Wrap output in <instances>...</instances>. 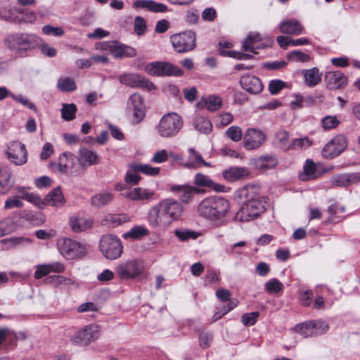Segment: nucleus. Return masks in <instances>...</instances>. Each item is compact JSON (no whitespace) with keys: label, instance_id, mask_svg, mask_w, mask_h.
Wrapping results in <instances>:
<instances>
[{"label":"nucleus","instance_id":"obj_58","mask_svg":"<svg viewBox=\"0 0 360 360\" xmlns=\"http://www.w3.org/2000/svg\"><path fill=\"white\" fill-rule=\"evenodd\" d=\"M55 283L57 286L64 285L70 286L73 285L76 288L79 287V283L71 278L65 277L63 276H55Z\"/></svg>","mask_w":360,"mask_h":360},{"label":"nucleus","instance_id":"obj_28","mask_svg":"<svg viewBox=\"0 0 360 360\" xmlns=\"http://www.w3.org/2000/svg\"><path fill=\"white\" fill-rule=\"evenodd\" d=\"M250 174L245 167H233L223 172L224 178L229 181H236Z\"/></svg>","mask_w":360,"mask_h":360},{"label":"nucleus","instance_id":"obj_60","mask_svg":"<svg viewBox=\"0 0 360 360\" xmlns=\"http://www.w3.org/2000/svg\"><path fill=\"white\" fill-rule=\"evenodd\" d=\"M259 316V313L258 311L247 313L242 316L241 321L246 326H253L257 322Z\"/></svg>","mask_w":360,"mask_h":360},{"label":"nucleus","instance_id":"obj_12","mask_svg":"<svg viewBox=\"0 0 360 360\" xmlns=\"http://www.w3.org/2000/svg\"><path fill=\"white\" fill-rule=\"evenodd\" d=\"M120 83L133 88H141L148 91L156 89L155 85L148 79L135 73H124L119 77Z\"/></svg>","mask_w":360,"mask_h":360},{"label":"nucleus","instance_id":"obj_43","mask_svg":"<svg viewBox=\"0 0 360 360\" xmlns=\"http://www.w3.org/2000/svg\"><path fill=\"white\" fill-rule=\"evenodd\" d=\"M294 330L304 338L315 336L314 329L312 328L311 321H307L297 324Z\"/></svg>","mask_w":360,"mask_h":360},{"label":"nucleus","instance_id":"obj_16","mask_svg":"<svg viewBox=\"0 0 360 360\" xmlns=\"http://www.w3.org/2000/svg\"><path fill=\"white\" fill-rule=\"evenodd\" d=\"M77 162L82 168L86 169L98 165L101 162V158L96 152L88 148L82 147L78 151Z\"/></svg>","mask_w":360,"mask_h":360},{"label":"nucleus","instance_id":"obj_61","mask_svg":"<svg viewBox=\"0 0 360 360\" xmlns=\"http://www.w3.org/2000/svg\"><path fill=\"white\" fill-rule=\"evenodd\" d=\"M169 158V152L165 149H162L160 150L156 151L151 161L154 163H162L166 162Z\"/></svg>","mask_w":360,"mask_h":360},{"label":"nucleus","instance_id":"obj_51","mask_svg":"<svg viewBox=\"0 0 360 360\" xmlns=\"http://www.w3.org/2000/svg\"><path fill=\"white\" fill-rule=\"evenodd\" d=\"M134 168L136 170H139L141 173L150 176L158 175L160 170L159 167H154L144 164H134Z\"/></svg>","mask_w":360,"mask_h":360},{"label":"nucleus","instance_id":"obj_30","mask_svg":"<svg viewBox=\"0 0 360 360\" xmlns=\"http://www.w3.org/2000/svg\"><path fill=\"white\" fill-rule=\"evenodd\" d=\"M302 74L305 84L309 87H314L321 81L322 73L316 68L303 70Z\"/></svg>","mask_w":360,"mask_h":360},{"label":"nucleus","instance_id":"obj_63","mask_svg":"<svg viewBox=\"0 0 360 360\" xmlns=\"http://www.w3.org/2000/svg\"><path fill=\"white\" fill-rule=\"evenodd\" d=\"M21 11L23 12V14H22V15H20L19 17V20H20V23H32L35 21L37 16L34 11L29 10H21Z\"/></svg>","mask_w":360,"mask_h":360},{"label":"nucleus","instance_id":"obj_6","mask_svg":"<svg viewBox=\"0 0 360 360\" xmlns=\"http://www.w3.org/2000/svg\"><path fill=\"white\" fill-rule=\"evenodd\" d=\"M99 248L103 255L111 260L118 259L123 251L120 239L113 234L103 235L100 239Z\"/></svg>","mask_w":360,"mask_h":360},{"label":"nucleus","instance_id":"obj_32","mask_svg":"<svg viewBox=\"0 0 360 360\" xmlns=\"http://www.w3.org/2000/svg\"><path fill=\"white\" fill-rule=\"evenodd\" d=\"M65 203V198L60 188L51 191L45 198V205L53 207H61Z\"/></svg>","mask_w":360,"mask_h":360},{"label":"nucleus","instance_id":"obj_2","mask_svg":"<svg viewBox=\"0 0 360 360\" xmlns=\"http://www.w3.org/2000/svg\"><path fill=\"white\" fill-rule=\"evenodd\" d=\"M240 198L244 200L235 219L239 221H248L259 216L265 210V202L258 193L257 187L246 186L240 191Z\"/></svg>","mask_w":360,"mask_h":360},{"label":"nucleus","instance_id":"obj_45","mask_svg":"<svg viewBox=\"0 0 360 360\" xmlns=\"http://www.w3.org/2000/svg\"><path fill=\"white\" fill-rule=\"evenodd\" d=\"M11 172L8 170L0 175V193L6 194L12 187L10 184Z\"/></svg>","mask_w":360,"mask_h":360},{"label":"nucleus","instance_id":"obj_50","mask_svg":"<svg viewBox=\"0 0 360 360\" xmlns=\"http://www.w3.org/2000/svg\"><path fill=\"white\" fill-rule=\"evenodd\" d=\"M288 85L281 79L271 80L269 83V91L272 95L278 94L282 89L288 87Z\"/></svg>","mask_w":360,"mask_h":360},{"label":"nucleus","instance_id":"obj_38","mask_svg":"<svg viewBox=\"0 0 360 360\" xmlns=\"http://www.w3.org/2000/svg\"><path fill=\"white\" fill-rule=\"evenodd\" d=\"M148 233L149 231L145 226H136L131 228L129 231L123 233L122 237L125 239L131 238L136 240L148 236Z\"/></svg>","mask_w":360,"mask_h":360},{"label":"nucleus","instance_id":"obj_15","mask_svg":"<svg viewBox=\"0 0 360 360\" xmlns=\"http://www.w3.org/2000/svg\"><path fill=\"white\" fill-rule=\"evenodd\" d=\"M347 147V140L342 135L331 139L323 148L322 155L326 158H333L339 155Z\"/></svg>","mask_w":360,"mask_h":360},{"label":"nucleus","instance_id":"obj_49","mask_svg":"<svg viewBox=\"0 0 360 360\" xmlns=\"http://www.w3.org/2000/svg\"><path fill=\"white\" fill-rule=\"evenodd\" d=\"M288 58L292 62L306 63L311 60L309 54L300 51H292L288 53Z\"/></svg>","mask_w":360,"mask_h":360},{"label":"nucleus","instance_id":"obj_59","mask_svg":"<svg viewBox=\"0 0 360 360\" xmlns=\"http://www.w3.org/2000/svg\"><path fill=\"white\" fill-rule=\"evenodd\" d=\"M11 98H12L15 101L21 103L24 106H27L29 109L32 110L34 111H37L36 105L30 101L29 98L21 94L15 95L11 94Z\"/></svg>","mask_w":360,"mask_h":360},{"label":"nucleus","instance_id":"obj_24","mask_svg":"<svg viewBox=\"0 0 360 360\" xmlns=\"http://www.w3.org/2000/svg\"><path fill=\"white\" fill-rule=\"evenodd\" d=\"M134 8H146L155 13H164L167 11V6L152 0H137L133 3Z\"/></svg>","mask_w":360,"mask_h":360},{"label":"nucleus","instance_id":"obj_31","mask_svg":"<svg viewBox=\"0 0 360 360\" xmlns=\"http://www.w3.org/2000/svg\"><path fill=\"white\" fill-rule=\"evenodd\" d=\"M70 224L72 230L75 233L84 231L92 226V221L89 219L79 217H72L70 219Z\"/></svg>","mask_w":360,"mask_h":360},{"label":"nucleus","instance_id":"obj_53","mask_svg":"<svg viewBox=\"0 0 360 360\" xmlns=\"http://www.w3.org/2000/svg\"><path fill=\"white\" fill-rule=\"evenodd\" d=\"M134 165H130L129 169L127 171L125 176V181L128 184H137L141 180V176L139 175V170L134 168Z\"/></svg>","mask_w":360,"mask_h":360},{"label":"nucleus","instance_id":"obj_37","mask_svg":"<svg viewBox=\"0 0 360 360\" xmlns=\"http://www.w3.org/2000/svg\"><path fill=\"white\" fill-rule=\"evenodd\" d=\"M112 55L115 58L133 57L136 55V50L129 46L117 42Z\"/></svg>","mask_w":360,"mask_h":360},{"label":"nucleus","instance_id":"obj_57","mask_svg":"<svg viewBox=\"0 0 360 360\" xmlns=\"http://www.w3.org/2000/svg\"><path fill=\"white\" fill-rule=\"evenodd\" d=\"M311 145V141L307 137L293 139L291 142L290 149L297 150L307 148Z\"/></svg>","mask_w":360,"mask_h":360},{"label":"nucleus","instance_id":"obj_26","mask_svg":"<svg viewBox=\"0 0 360 360\" xmlns=\"http://www.w3.org/2000/svg\"><path fill=\"white\" fill-rule=\"evenodd\" d=\"M262 37L258 32H252L248 34L247 38L242 42V48L245 51H250L253 53H257L255 51L262 48L260 42Z\"/></svg>","mask_w":360,"mask_h":360},{"label":"nucleus","instance_id":"obj_62","mask_svg":"<svg viewBox=\"0 0 360 360\" xmlns=\"http://www.w3.org/2000/svg\"><path fill=\"white\" fill-rule=\"evenodd\" d=\"M42 31L45 34L53 35L56 37H60L64 34V31L62 27H53L51 25L44 26L42 28Z\"/></svg>","mask_w":360,"mask_h":360},{"label":"nucleus","instance_id":"obj_52","mask_svg":"<svg viewBox=\"0 0 360 360\" xmlns=\"http://www.w3.org/2000/svg\"><path fill=\"white\" fill-rule=\"evenodd\" d=\"M194 184L198 186L212 188L214 185L213 181L207 175L202 173H197L195 175Z\"/></svg>","mask_w":360,"mask_h":360},{"label":"nucleus","instance_id":"obj_55","mask_svg":"<svg viewBox=\"0 0 360 360\" xmlns=\"http://www.w3.org/2000/svg\"><path fill=\"white\" fill-rule=\"evenodd\" d=\"M311 324L315 336L325 333L329 328L328 325L325 321L321 320L311 321Z\"/></svg>","mask_w":360,"mask_h":360},{"label":"nucleus","instance_id":"obj_29","mask_svg":"<svg viewBox=\"0 0 360 360\" xmlns=\"http://www.w3.org/2000/svg\"><path fill=\"white\" fill-rule=\"evenodd\" d=\"M76 156L71 152H65L59 156L58 169L61 173H67L75 165Z\"/></svg>","mask_w":360,"mask_h":360},{"label":"nucleus","instance_id":"obj_10","mask_svg":"<svg viewBox=\"0 0 360 360\" xmlns=\"http://www.w3.org/2000/svg\"><path fill=\"white\" fill-rule=\"evenodd\" d=\"M101 328L96 324H89L77 331L72 338L71 342L76 345H88L98 339Z\"/></svg>","mask_w":360,"mask_h":360},{"label":"nucleus","instance_id":"obj_13","mask_svg":"<svg viewBox=\"0 0 360 360\" xmlns=\"http://www.w3.org/2000/svg\"><path fill=\"white\" fill-rule=\"evenodd\" d=\"M7 158L15 165H23L27 161V151L25 146L20 141H13L6 151Z\"/></svg>","mask_w":360,"mask_h":360},{"label":"nucleus","instance_id":"obj_46","mask_svg":"<svg viewBox=\"0 0 360 360\" xmlns=\"http://www.w3.org/2000/svg\"><path fill=\"white\" fill-rule=\"evenodd\" d=\"M15 225L12 219L6 218L0 221V237L14 231Z\"/></svg>","mask_w":360,"mask_h":360},{"label":"nucleus","instance_id":"obj_25","mask_svg":"<svg viewBox=\"0 0 360 360\" xmlns=\"http://www.w3.org/2000/svg\"><path fill=\"white\" fill-rule=\"evenodd\" d=\"M154 195V191L151 189L136 187L129 190L124 196L134 201H141L150 199Z\"/></svg>","mask_w":360,"mask_h":360},{"label":"nucleus","instance_id":"obj_9","mask_svg":"<svg viewBox=\"0 0 360 360\" xmlns=\"http://www.w3.org/2000/svg\"><path fill=\"white\" fill-rule=\"evenodd\" d=\"M144 270L142 260L137 259H129L119 264L115 267V272L122 279H131L140 276Z\"/></svg>","mask_w":360,"mask_h":360},{"label":"nucleus","instance_id":"obj_44","mask_svg":"<svg viewBox=\"0 0 360 360\" xmlns=\"http://www.w3.org/2000/svg\"><path fill=\"white\" fill-rule=\"evenodd\" d=\"M23 12L18 8H11L8 11H4L1 13V18L6 21L20 23L19 20L20 15H22Z\"/></svg>","mask_w":360,"mask_h":360},{"label":"nucleus","instance_id":"obj_8","mask_svg":"<svg viewBox=\"0 0 360 360\" xmlns=\"http://www.w3.org/2000/svg\"><path fill=\"white\" fill-rule=\"evenodd\" d=\"M144 70L151 76L164 77L175 76L181 77L184 71L178 66L167 62L155 61L147 64Z\"/></svg>","mask_w":360,"mask_h":360},{"label":"nucleus","instance_id":"obj_4","mask_svg":"<svg viewBox=\"0 0 360 360\" xmlns=\"http://www.w3.org/2000/svg\"><path fill=\"white\" fill-rule=\"evenodd\" d=\"M41 39L31 33H13L8 34L4 39L6 46L11 50L18 53L32 51L38 48Z\"/></svg>","mask_w":360,"mask_h":360},{"label":"nucleus","instance_id":"obj_39","mask_svg":"<svg viewBox=\"0 0 360 360\" xmlns=\"http://www.w3.org/2000/svg\"><path fill=\"white\" fill-rule=\"evenodd\" d=\"M276 144L283 150H290L291 143H290V136L288 131L284 130L278 131L276 134Z\"/></svg>","mask_w":360,"mask_h":360},{"label":"nucleus","instance_id":"obj_7","mask_svg":"<svg viewBox=\"0 0 360 360\" xmlns=\"http://www.w3.org/2000/svg\"><path fill=\"white\" fill-rule=\"evenodd\" d=\"M60 253L67 259H80L86 254V248L83 244L70 239L62 238L58 241Z\"/></svg>","mask_w":360,"mask_h":360},{"label":"nucleus","instance_id":"obj_40","mask_svg":"<svg viewBox=\"0 0 360 360\" xmlns=\"http://www.w3.org/2000/svg\"><path fill=\"white\" fill-rule=\"evenodd\" d=\"M195 129L201 133L209 134L212 130V124L207 118L196 117L194 121Z\"/></svg>","mask_w":360,"mask_h":360},{"label":"nucleus","instance_id":"obj_11","mask_svg":"<svg viewBox=\"0 0 360 360\" xmlns=\"http://www.w3.org/2000/svg\"><path fill=\"white\" fill-rule=\"evenodd\" d=\"M174 50L178 53H185L195 47V34L191 30L174 34L171 38Z\"/></svg>","mask_w":360,"mask_h":360},{"label":"nucleus","instance_id":"obj_36","mask_svg":"<svg viewBox=\"0 0 360 360\" xmlns=\"http://www.w3.org/2000/svg\"><path fill=\"white\" fill-rule=\"evenodd\" d=\"M304 174L300 176L302 181H309L319 177L315 163L310 160L306 161L303 167Z\"/></svg>","mask_w":360,"mask_h":360},{"label":"nucleus","instance_id":"obj_5","mask_svg":"<svg viewBox=\"0 0 360 360\" xmlns=\"http://www.w3.org/2000/svg\"><path fill=\"white\" fill-rule=\"evenodd\" d=\"M183 124V119L179 115L169 112L162 117L155 130L162 138H172L180 131Z\"/></svg>","mask_w":360,"mask_h":360},{"label":"nucleus","instance_id":"obj_19","mask_svg":"<svg viewBox=\"0 0 360 360\" xmlns=\"http://www.w3.org/2000/svg\"><path fill=\"white\" fill-rule=\"evenodd\" d=\"M240 83L243 89L252 94H259L263 89V84L261 80L252 75H243Z\"/></svg>","mask_w":360,"mask_h":360},{"label":"nucleus","instance_id":"obj_1","mask_svg":"<svg viewBox=\"0 0 360 360\" xmlns=\"http://www.w3.org/2000/svg\"><path fill=\"white\" fill-rule=\"evenodd\" d=\"M184 207L176 200L166 199L150 208L148 222L155 229H166L182 214Z\"/></svg>","mask_w":360,"mask_h":360},{"label":"nucleus","instance_id":"obj_22","mask_svg":"<svg viewBox=\"0 0 360 360\" xmlns=\"http://www.w3.org/2000/svg\"><path fill=\"white\" fill-rule=\"evenodd\" d=\"M171 191L176 193L180 200L185 203L191 201L193 195L198 193L197 188L188 185L173 186L171 187Z\"/></svg>","mask_w":360,"mask_h":360},{"label":"nucleus","instance_id":"obj_17","mask_svg":"<svg viewBox=\"0 0 360 360\" xmlns=\"http://www.w3.org/2000/svg\"><path fill=\"white\" fill-rule=\"evenodd\" d=\"M325 81L327 88L330 90L342 89L347 84V77L340 71L326 72Z\"/></svg>","mask_w":360,"mask_h":360},{"label":"nucleus","instance_id":"obj_20","mask_svg":"<svg viewBox=\"0 0 360 360\" xmlns=\"http://www.w3.org/2000/svg\"><path fill=\"white\" fill-rule=\"evenodd\" d=\"M188 152L187 162L182 164L185 168L196 169L202 166L207 167H211V164L205 161L201 154L193 148H189Z\"/></svg>","mask_w":360,"mask_h":360},{"label":"nucleus","instance_id":"obj_33","mask_svg":"<svg viewBox=\"0 0 360 360\" xmlns=\"http://www.w3.org/2000/svg\"><path fill=\"white\" fill-rule=\"evenodd\" d=\"M130 219V217L126 214H111L105 216L103 221L105 225L111 228H115L124 223L129 221Z\"/></svg>","mask_w":360,"mask_h":360},{"label":"nucleus","instance_id":"obj_64","mask_svg":"<svg viewBox=\"0 0 360 360\" xmlns=\"http://www.w3.org/2000/svg\"><path fill=\"white\" fill-rule=\"evenodd\" d=\"M146 29V22L143 18L140 16L136 17L134 20V30L139 35L143 34Z\"/></svg>","mask_w":360,"mask_h":360},{"label":"nucleus","instance_id":"obj_34","mask_svg":"<svg viewBox=\"0 0 360 360\" xmlns=\"http://www.w3.org/2000/svg\"><path fill=\"white\" fill-rule=\"evenodd\" d=\"M114 195L112 193L104 191L97 193L91 197V204L95 207L105 206L113 200Z\"/></svg>","mask_w":360,"mask_h":360},{"label":"nucleus","instance_id":"obj_54","mask_svg":"<svg viewBox=\"0 0 360 360\" xmlns=\"http://www.w3.org/2000/svg\"><path fill=\"white\" fill-rule=\"evenodd\" d=\"M226 135L233 141L238 142L243 137V131L238 126H231L226 131Z\"/></svg>","mask_w":360,"mask_h":360},{"label":"nucleus","instance_id":"obj_42","mask_svg":"<svg viewBox=\"0 0 360 360\" xmlns=\"http://www.w3.org/2000/svg\"><path fill=\"white\" fill-rule=\"evenodd\" d=\"M175 236L181 241H186L188 239H196L200 233L199 232L189 229H175Z\"/></svg>","mask_w":360,"mask_h":360},{"label":"nucleus","instance_id":"obj_56","mask_svg":"<svg viewBox=\"0 0 360 360\" xmlns=\"http://www.w3.org/2000/svg\"><path fill=\"white\" fill-rule=\"evenodd\" d=\"M322 127L325 130H329L336 128L340 124V121L336 116H326L321 121Z\"/></svg>","mask_w":360,"mask_h":360},{"label":"nucleus","instance_id":"obj_47","mask_svg":"<svg viewBox=\"0 0 360 360\" xmlns=\"http://www.w3.org/2000/svg\"><path fill=\"white\" fill-rule=\"evenodd\" d=\"M264 289L269 294H276L283 290V284L277 278H271L266 282Z\"/></svg>","mask_w":360,"mask_h":360},{"label":"nucleus","instance_id":"obj_41","mask_svg":"<svg viewBox=\"0 0 360 360\" xmlns=\"http://www.w3.org/2000/svg\"><path fill=\"white\" fill-rule=\"evenodd\" d=\"M57 87L61 91L72 92L76 89L77 86L72 78L65 77L58 79Z\"/></svg>","mask_w":360,"mask_h":360},{"label":"nucleus","instance_id":"obj_48","mask_svg":"<svg viewBox=\"0 0 360 360\" xmlns=\"http://www.w3.org/2000/svg\"><path fill=\"white\" fill-rule=\"evenodd\" d=\"M77 107L74 103L63 104L61 109L62 117L65 120L70 121L75 119Z\"/></svg>","mask_w":360,"mask_h":360},{"label":"nucleus","instance_id":"obj_23","mask_svg":"<svg viewBox=\"0 0 360 360\" xmlns=\"http://www.w3.org/2000/svg\"><path fill=\"white\" fill-rule=\"evenodd\" d=\"M359 182H360V172L340 174L332 180L333 185L338 187H347Z\"/></svg>","mask_w":360,"mask_h":360},{"label":"nucleus","instance_id":"obj_14","mask_svg":"<svg viewBox=\"0 0 360 360\" xmlns=\"http://www.w3.org/2000/svg\"><path fill=\"white\" fill-rule=\"evenodd\" d=\"M265 140L266 135L262 131L249 128L244 134L243 143L247 150H250L259 148Z\"/></svg>","mask_w":360,"mask_h":360},{"label":"nucleus","instance_id":"obj_27","mask_svg":"<svg viewBox=\"0 0 360 360\" xmlns=\"http://www.w3.org/2000/svg\"><path fill=\"white\" fill-rule=\"evenodd\" d=\"M278 165V160L273 155H264L254 160V166L256 169L265 172L275 168Z\"/></svg>","mask_w":360,"mask_h":360},{"label":"nucleus","instance_id":"obj_18","mask_svg":"<svg viewBox=\"0 0 360 360\" xmlns=\"http://www.w3.org/2000/svg\"><path fill=\"white\" fill-rule=\"evenodd\" d=\"M128 109L133 111V115L139 122L145 116L143 99L139 94H132L127 101Z\"/></svg>","mask_w":360,"mask_h":360},{"label":"nucleus","instance_id":"obj_35","mask_svg":"<svg viewBox=\"0 0 360 360\" xmlns=\"http://www.w3.org/2000/svg\"><path fill=\"white\" fill-rule=\"evenodd\" d=\"M205 108L211 112L219 110L222 106V99L217 95H210L202 100Z\"/></svg>","mask_w":360,"mask_h":360},{"label":"nucleus","instance_id":"obj_3","mask_svg":"<svg viewBox=\"0 0 360 360\" xmlns=\"http://www.w3.org/2000/svg\"><path fill=\"white\" fill-rule=\"evenodd\" d=\"M229 202L222 197L211 196L203 199L197 207L198 214L210 221L215 227L226 224L225 217L229 210Z\"/></svg>","mask_w":360,"mask_h":360},{"label":"nucleus","instance_id":"obj_21","mask_svg":"<svg viewBox=\"0 0 360 360\" xmlns=\"http://www.w3.org/2000/svg\"><path fill=\"white\" fill-rule=\"evenodd\" d=\"M278 26L281 33L289 35H300L304 30L302 25L296 19L283 20Z\"/></svg>","mask_w":360,"mask_h":360}]
</instances>
